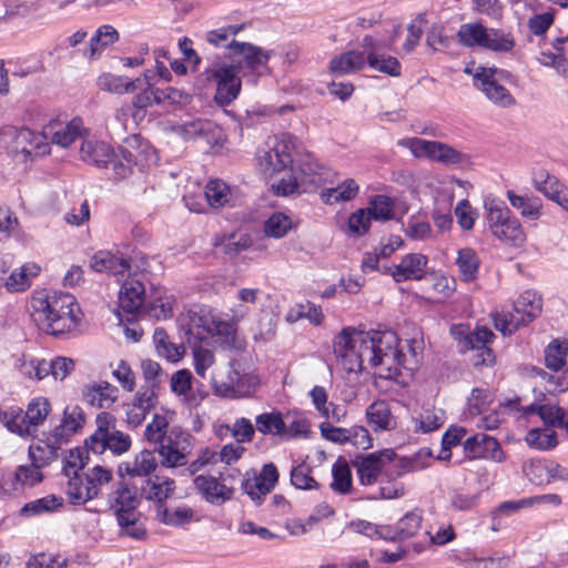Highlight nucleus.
I'll return each mask as SVG.
<instances>
[{
	"instance_id": "39",
	"label": "nucleus",
	"mask_w": 568,
	"mask_h": 568,
	"mask_svg": "<svg viewBox=\"0 0 568 568\" xmlns=\"http://www.w3.org/2000/svg\"><path fill=\"white\" fill-rule=\"evenodd\" d=\"M455 264L463 282L469 283L477 278L480 258L474 248L464 247L458 250Z\"/></svg>"
},
{
	"instance_id": "6",
	"label": "nucleus",
	"mask_w": 568,
	"mask_h": 568,
	"mask_svg": "<svg viewBox=\"0 0 568 568\" xmlns=\"http://www.w3.org/2000/svg\"><path fill=\"white\" fill-rule=\"evenodd\" d=\"M80 156L84 162L99 168L112 165L119 179L125 178L130 173L132 164L135 163L130 151L120 149L119 153H115L108 143L97 140H84L81 144Z\"/></svg>"
},
{
	"instance_id": "26",
	"label": "nucleus",
	"mask_w": 568,
	"mask_h": 568,
	"mask_svg": "<svg viewBox=\"0 0 568 568\" xmlns=\"http://www.w3.org/2000/svg\"><path fill=\"white\" fill-rule=\"evenodd\" d=\"M145 301L144 284L134 277L128 278L119 292V304L129 314L138 313Z\"/></svg>"
},
{
	"instance_id": "50",
	"label": "nucleus",
	"mask_w": 568,
	"mask_h": 568,
	"mask_svg": "<svg viewBox=\"0 0 568 568\" xmlns=\"http://www.w3.org/2000/svg\"><path fill=\"white\" fill-rule=\"evenodd\" d=\"M485 36L484 49L495 52H509L514 49L516 42L510 32L501 29L487 28Z\"/></svg>"
},
{
	"instance_id": "23",
	"label": "nucleus",
	"mask_w": 568,
	"mask_h": 568,
	"mask_svg": "<svg viewBox=\"0 0 568 568\" xmlns=\"http://www.w3.org/2000/svg\"><path fill=\"white\" fill-rule=\"evenodd\" d=\"M119 32L113 26L103 24L90 38L82 55L90 62L97 61L106 48L119 41Z\"/></svg>"
},
{
	"instance_id": "40",
	"label": "nucleus",
	"mask_w": 568,
	"mask_h": 568,
	"mask_svg": "<svg viewBox=\"0 0 568 568\" xmlns=\"http://www.w3.org/2000/svg\"><path fill=\"white\" fill-rule=\"evenodd\" d=\"M50 412L51 404L48 398L42 396L32 398L27 405V409L23 412L24 419H27L34 438L38 433V427L43 425Z\"/></svg>"
},
{
	"instance_id": "27",
	"label": "nucleus",
	"mask_w": 568,
	"mask_h": 568,
	"mask_svg": "<svg viewBox=\"0 0 568 568\" xmlns=\"http://www.w3.org/2000/svg\"><path fill=\"white\" fill-rule=\"evenodd\" d=\"M175 490V483L173 479L165 476H152L144 478L140 483V494L146 500L163 503Z\"/></svg>"
},
{
	"instance_id": "21",
	"label": "nucleus",
	"mask_w": 568,
	"mask_h": 568,
	"mask_svg": "<svg viewBox=\"0 0 568 568\" xmlns=\"http://www.w3.org/2000/svg\"><path fill=\"white\" fill-rule=\"evenodd\" d=\"M193 483L196 490L212 505L221 506L233 496V488L214 476L199 475L193 479Z\"/></svg>"
},
{
	"instance_id": "30",
	"label": "nucleus",
	"mask_w": 568,
	"mask_h": 568,
	"mask_svg": "<svg viewBox=\"0 0 568 568\" xmlns=\"http://www.w3.org/2000/svg\"><path fill=\"white\" fill-rule=\"evenodd\" d=\"M142 79L130 80L123 75H116L111 72H102L98 75L97 88L111 94H124L133 92L141 88Z\"/></svg>"
},
{
	"instance_id": "20",
	"label": "nucleus",
	"mask_w": 568,
	"mask_h": 568,
	"mask_svg": "<svg viewBox=\"0 0 568 568\" xmlns=\"http://www.w3.org/2000/svg\"><path fill=\"white\" fill-rule=\"evenodd\" d=\"M428 258L420 253L406 254L399 264L385 267L383 274H389L395 282L420 280L425 274Z\"/></svg>"
},
{
	"instance_id": "19",
	"label": "nucleus",
	"mask_w": 568,
	"mask_h": 568,
	"mask_svg": "<svg viewBox=\"0 0 568 568\" xmlns=\"http://www.w3.org/2000/svg\"><path fill=\"white\" fill-rule=\"evenodd\" d=\"M158 468V460L154 452L143 449L138 453L131 460L122 463L119 466V473L121 476L128 475L133 479V485L138 488V485L142 483L144 478L152 477L151 474Z\"/></svg>"
},
{
	"instance_id": "14",
	"label": "nucleus",
	"mask_w": 568,
	"mask_h": 568,
	"mask_svg": "<svg viewBox=\"0 0 568 568\" xmlns=\"http://www.w3.org/2000/svg\"><path fill=\"white\" fill-rule=\"evenodd\" d=\"M506 72L495 68L478 67L473 73L474 85L480 90L486 98L500 108H510L516 104L511 93L499 83Z\"/></svg>"
},
{
	"instance_id": "33",
	"label": "nucleus",
	"mask_w": 568,
	"mask_h": 568,
	"mask_svg": "<svg viewBox=\"0 0 568 568\" xmlns=\"http://www.w3.org/2000/svg\"><path fill=\"white\" fill-rule=\"evenodd\" d=\"M90 267L99 273L105 272L113 275H123L129 271L130 264L122 256H118L109 251H99L92 256Z\"/></svg>"
},
{
	"instance_id": "35",
	"label": "nucleus",
	"mask_w": 568,
	"mask_h": 568,
	"mask_svg": "<svg viewBox=\"0 0 568 568\" xmlns=\"http://www.w3.org/2000/svg\"><path fill=\"white\" fill-rule=\"evenodd\" d=\"M555 52L541 51L538 58L540 64L554 68L557 73L568 81V49L565 48V40L555 39L552 41Z\"/></svg>"
},
{
	"instance_id": "43",
	"label": "nucleus",
	"mask_w": 568,
	"mask_h": 568,
	"mask_svg": "<svg viewBox=\"0 0 568 568\" xmlns=\"http://www.w3.org/2000/svg\"><path fill=\"white\" fill-rule=\"evenodd\" d=\"M545 365L548 369L558 372L566 365L568 356V341L565 338L552 339L544 352Z\"/></svg>"
},
{
	"instance_id": "46",
	"label": "nucleus",
	"mask_w": 568,
	"mask_h": 568,
	"mask_svg": "<svg viewBox=\"0 0 568 568\" xmlns=\"http://www.w3.org/2000/svg\"><path fill=\"white\" fill-rule=\"evenodd\" d=\"M97 429L95 432L85 440L87 448H100L102 447V440L116 430L115 428V417L106 412H102L97 416L95 419Z\"/></svg>"
},
{
	"instance_id": "24",
	"label": "nucleus",
	"mask_w": 568,
	"mask_h": 568,
	"mask_svg": "<svg viewBox=\"0 0 568 568\" xmlns=\"http://www.w3.org/2000/svg\"><path fill=\"white\" fill-rule=\"evenodd\" d=\"M322 436L333 443L344 444L354 438V444L361 445L364 448L372 446L368 430L364 427H355L352 429L335 427L328 423L321 425Z\"/></svg>"
},
{
	"instance_id": "32",
	"label": "nucleus",
	"mask_w": 568,
	"mask_h": 568,
	"mask_svg": "<svg viewBox=\"0 0 568 568\" xmlns=\"http://www.w3.org/2000/svg\"><path fill=\"white\" fill-rule=\"evenodd\" d=\"M366 63V49L363 51L349 50L331 59L329 71L338 75L354 73L363 69Z\"/></svg>"
},
{
	"instance_id": "31",
	"label": "nucleus",
	"mask_w": 568,
	"mask_h": 568,
	"mask_svg": "<svg viewBox=\"0 0 568 568\" xmlns=\"http://www.w3.org/2000/svg\"><path fill=\"white\" fill-rule=\"evenodd\" d=\"M172 131L184 140L203 138L210 142L216 131V125L206 119H190L172 126Z\"/></svg>"
},
{
	"instance_id": "16",
	"label": "nucleus",
	"mask_w": 568,
	"mask_h": 568,
	"mask_svg": "<svg viewBox=\"0 0 568 568\" xmlns=\"http://www.w3.org/2000/svg\"><path fill=\"white\" fill-rule=\"evenodd\" d=\"M32 439L34 442L28 448V457L30 462L43 467L58 460L62 446L65 445L61 436L52 430L42 433L40 436L36 435Z\"/></svg>"
},
{
	"instance_id": "4",
	"label": "nucleus",
	"mask_w": 568,
	"mask_h": 568,
	"mask_svg": "<svg viewBox=\"0 0 568 568\" xmlns=\"http://www.w3.org/2000/svg\"><path fill=\"white\" fill-rule=\"evenodd\" d=\"M0 148L19 162H27L50 152L45 134L13 125L0 128Z\"/></svg>"
},
{
	"instance_id": "28",
	"label": "nucleus",
	"mask_w": 568,
	"mask_h": 568,
	"mask_svg": "<svg viewBox=\"0 0 568 568\" xmlns=\"http://www.w3.org/2000/svg\"><path fill=\"white\" fill-rule=\"evenodd\" d=\"M510 205L518 211L523 219L537 221L542 215V201L540 197L530 194H518L513 190L506 192Z\"/></svg>"
},
{
	"instance_id": "25",
	"label": "nucleus",
	"mask_w": 568,
	"mask_h": 568,
	"mask_svg": "<svg viewBox=\"0 0 568 568\" xmlns=\"http://www.w3.org/2000/svg\"><path fill=\"white\" fill-rule=\"evenodd\" d=\"M119 397V389L108 383L99 382L87 385L83 389V399L92 407L100 409L110 408Z\"/></svg>"
},
{
	"instance_id": "12",
	"label": "nucleus",
	"mask_w": 568,
	"mask_h": 568,
	"mask_svg": "<svg viewBox=\"0 0 568 568\" xmlns=\"http://www.w3.org/2000/svg\"><path fill=\"white\" fill-rule=\"evenodd\" d=\"M268 59V52L251 43L233 41L230 44L229 60L239 65V71L248 81L255 82L267 71Z\"/></svg>"
},
{
	"instance_id": "61",
	"label": "nucleus",
	"mask_w": 568,
	"mask_h": 568,
	"mask_svg": "<svg viewBox=\"0 0 568 568\" xmlns=\"http://www.w3.org/2000/svg\"><path fill=\"white\" fill-rule=\"evenodd\" d=\"M367 211L372 219L387 221L394 215V204L386 195H376L371 202Z\"/></svg>"
},
{
	"instance_id": "22",
	"label": "nucleus",
	"mask_w": 568,
	"mask_h": 568,
	"mask_svg": "<svg viewBox=\"0 0 568 568\" xmlns=\"http://www.w3.org/2000/svg\"><path fill=\"white\" fill-rule=\"evenodd\" d=\"M363 49H366L367 64L372 69L390 77L400 75L402 65L399 61L395 57L381 53L375 47L373 38L365 37L363 39Z\"/></svg>"
},
{
	"instance_id": "55",
	"label": "nucleus",
	"mask_w": 568,
	"mask_h": 568,
	"mask_svg": "<svg viewBox=\"0 0 568 568\" xmlns=\"http://www.w3.org/2000/svg\"><path fill=\"white\" fill-rule=\"evenodd\" d=\"M215 245L221 247L225 254L235 256L251 247L252 239L245 233H232L217 241Z\"/></svg>"
},
{
	"instance_id": "60",
	"label": "nucleus",
	"mask_w": 568,
	"mask_h": 568,
	"mask_svg": "<svg viewBox=\"0 0 568 568\" xmlns=\"http://www.w3.org/2000/svg\"><path fill=\"white\" fill-rule=\"evenodd\" d=\"M43 466L36 465V463H30V465H21L18 467L16 471V481L21 487H32L42 481L43 475L41 469Z\"/></svg>"
},
{
	"instance_id": "44",
	"label": "nucleus",
	"mask_w": 568,
	"mask_h": 568,
	"mask_svg": "<svg viewBox=\"0 0 568 568\" xmlns=\"http://www.w3.org/2000/svg\"><path fill=\"white\" fill-rule=\"evenodd\" d=\"M525 414H537L546 425L564 429L568 416L564 408L554 404L530 405L525 409Z\"/></svg>"
},
{
	"instance_id": "2",
	"label": "nucleus",
	"mask_w": 568,
	"mask_h": 568,
	"mask_svg": "<svg viewBox=\"0 0 568 568\" xmlns=\"http://www.w3.org/2000/svg\"><path fill=\"white\" fill-rule=\"evenodd\" d=\"M31 316L41 331L58 337L78 332L83 314L73 295L40 291L31 298Z\"/></svg>"
},
{
	"instance_id": "11",
	"label": "nucleus",
	"mask_w": 568,
	"mask_h": 568,
	"mask_svg": "<svg viewBox=\"0 0 568 568\" xmlns=\"http://www.w3.org/2000/svg\"><path fill=\"white\" fill-rule=\"evenodd\" d=\"M194 329H202L209 335L220 337L226 348L236 347V328L210 307L203 306L190 313L189 332L192 333Z\"/></svg>"
},
{
	"instance_id": "9",
	"label": "nucleus",
	"mask_w": 568,
	"mask_h": 568,
	"mask_svg": "<svg viewBox=\"0 0 568 568\" xmlns=\"http://www.w3.org/2000/svg\"><path fill=\"white\" fill-rule=\"evenodd\" d=\"M541 297L536 292L526 291L514 303L513 312H503L495 315V327L504 335L511 334L520 325L536 318L541 313Z\"/></svg>"
},
{
	"instance_id": "63",
	"label": "nucleus",
	"mask_w": 568,
	"mask_h": 568,
	"mask_svg": "<svg viewBox=\"0 0 568 568\" xmlns=\"http://www.w3.org/2000/svg\"><path fill=\"white\" fill-rule=\"evenodd\" d=\"M63 499L61 497H55L54 495H49L43 498L37 499L27 504L23 507V513L28 515H38L47 511H52L62 506Z\"/></svg>"
},
{
	"instance_id": "3",
	"label": "nucleus",
	"mask_w": 568,
	"mask_h": 568,
	"mask_svg": "<svg viewBox=\"0 0 568 568\" xmlns=\"http://www.w3.org/2000/svg\"><path fill=\"white\" fill-rule=\"evenodd\" d=\"M358 481L363 486L375 484L378 478H398L413 470V464L406 458H397L393 449L357 456L353 462Z\"/></svg>"
},
{
	"instance_id": "17",
	"label": "nucleus",
	"mask_w": 568,
	"mask_h": 568,
	"mask_svg": "<svg viewBox=\"0 0 568 568\" xmlns=\"http://www.w3.org/2000/svg\"><path fill=\"white\" fill-rule=\"evenodd\" d=\"M85 133L87 129L80 118H73L69 122H50L42 132L47 135V141L50 140L61 148H68L75 140L83 138Z\"/></svg>"
},
{
	"instance_id": "62",
	"label": "nucleus",
	"mask_w": 568,
	"mask_h": 568,
	"mask_svg": "<svg viewBox=\"0 0 568 568\" xmlns=\"http://www.w3.org/2000/svg\"><path fill=\"white\" fill-rule=\"evenodd\" d=\"M243 29V26H227L220 29L207 31L205 39L209 43L215 47H225L230 50V44L234 40H230L231 37L237 34Z\"/></svg>"
},
{
	"instance_id": "53",
	"label": "nucleus",
	"mask_w": 568,
	"mask_h": 568,
	"mask_svg": "<svg viewBox=\"0 0 568 568\" xmlns=\"http://www.w3.org/2000/svg\"><path fill=\"white\" fill-rule=\"evenodd\" d=\"M204 195L209 205L216 209L226 205L231 199L229 186L217 179L207 182Z\"/></svg>"
},
{
	"instance_id": "52",
	"label": "nucleus",
	"mask_w": 568,
	"mask_h": 568,
	"mask_svg": "<svg viewBox=\"0 0 568 568\" xmlns=\"http://www.w3.org/2000/svg\"><path fill=\"white\" fill-rule=\"evenodd\" d=\"M7 429L23 439L34 438L32 432L24 419L23 410L19 407H9L8 415L3 422Z\"/></svg>"
},
{
	"instance_id": "49",
	"label": "nucleus",
	"mask_w": 568,
	"mask_h": 568,
	"mask_svg": "<svg viewBox=\"0 0 568 568\" xmlns=\"http://www.w3.org/2000/svg\"><path fill=\"white\" fill-rule=\"evenodd\" d=\"M256 430L263 435H278L286 434V424L283 420L282 414L278 412L263 413L255 418Z\"/></svg>"
},
{
	"instance_id": "13",
	"label": "nucleus",
	"mask_w": 568,
	"mask_h": 568,
	"mask_svg": "<svg viewBox=\"0 0 568 568\" xmlns=\"http://www.w3.org/2000/svg\"><path fill=\"white\" fill-rule=\"evenodd\" d=\"M192 436L179 426H172L169 436L155 444L161 464L168 468L184 466L192 449Z\"/></svg>"
},
{
	"instance_id": "48",
	"label": "nucleus",
	"mask_w": 568,
	"mask_h": 568,
	"mask_svg": "<svg viewBox=\"0 0 568 568\" xmlns=\"http://www.w3.org/2000/svg\"><path fill=\"white\" fill-rule=\"evenodd\" d=\"M358 184L353 179H346L336 187L325 189L321 193L322 200L327 204L341 201H351L358 193Z\"/></svg>"
},
{
	"instance_id": "34",
	"label": "nucleus",
	"mask_w": 568,
	"mask_h": 568,
	"mask_svg": "<svg viewBox=\"0 0 568 568\" xmlns=\"http://www.w3.org/2000/svg\"><path fill=\"white\" fill-rule=\"evenodd\" d=\"M175 413L173 410L161 408L155 413L152 420L146 425L144 438L148 443L155 445L165 436H169L170 424L173 422Z\"/></svg>"
},
{
	"instance_id": "7",
	"label": "nucleus",
	"mask_w": 568,
	"mask_h": 568,
	"mask_svg": "<svg viewBox=\"0 0 568 568\" xmlns=\"http://www.w3.org/2000/svg\"><path fill=\"white\" fill-rule=\"evenodd\" d=\"M295 146L296 140L288 133L270 138L257 153V165L261 172L267 178L286 172L293 162L292 154Z\"/></svg>"
},
{
	"instance_id": "18",
	"label": "nucleus",
	"mask_w": 568,
	"mask_h": 568,
	"mask_svg": "<svg viewBox=\"0 0 568 568\" xmlns=\"http://www.w3.org/2000/svg\"><path fill=\"white\" fill-rule=\"evenodd\" d=\"M464 450L469 459L483 458L497 463L505 459V454L497 439L486 434H476L465 439Z\"/></svg>"
},
{
	"instance_id": "5",
	"label": "nucleus",
	"mask_w": 568,
	"mask_h": 568,
	"mask_svg": "<svg viewBox=\"0 0 568 568\" xmlns=\"http://www.w3.org/2000/svg\"><path fill=\"white\" fill-rule=\"evenodd\" d=\"M485 210L488 230L496 239L516 248L525 245L527 237L520 221L501 201L486 200Z\"/></svg>"
},
{
	"instance_id": "15",
	"label": "nucleus",
	"mask_w": 568,
	"mask_h": 568,
	"mask_svg": "<svg viewBox=\"0 0 568 568\" xmlns=\"http://www.w3.org/2000/svg\"><path fill=\"white\" fill-rule=\"evenodd\" d=\"M258 386L255 375L240 372L234 364L227 374L226 381H215L214 393L226 398H243L252 395Z\"/></svg>"
},
{
	"instance_id": "1",
	"label": "nucleus",
	"mask_w": 568,
	"mask_h": 568,
	"mask_svg": "<svg viewBox=\"0 0 568 568\" xmlns=\"http://www.w3.org/2000/svg\"><path fill=\"white\" fill-rule=\"evenodd\" d=\"M334 354L347 373H358L365 363L377 368L378 376L396 379L407 358L396 333L344 328L334 339Z\"/></svg>"
},
{
	"instance_id": "47",
	"label": "nucleus",
	"mask_w": 568,
	"mask_h": 568,
	"mask_svg": "<svg viewBox=\"0 0 568 568\" xmlns=\"http://www.w3.org/2000/svg\"><path fill=\"white\" fill-rule=\"evenodd\" d=\"M131 444V437L128 434L116 429L110 434L105 440H102V447L87 448V450L92 452L95 455H101L104 452L110 450L113 455L120 456L129 452Z\"/></svg>"
},
{
	"instance_id": "41",
	"label": "nucleus",
	"mask_w": 568,
	"mask_h": 568,
	"mask_svg": "<svg viewBox=\"0 0 568 568\" xmlns=\"http://www.w3.org/2000/svg\"><path fill=\"white\" fill-rule=\"evenodd\" d=\"M153 343L159 356L169 362L176 363L184 355V346L182 344L172 343L165 329L159 327L153 333Z\"/></svg>"
},
{
	"instance_id": "58",
	"label": "nucleus",
	"mask_w": 568,
	"mask_h": 568,
	"mask_svg": "<svg viewBox=\"0 0 568 568\" xmlns=\"http://www.w3.org/2000/svg\"><path fill=\"white\" fill-rule=\"evenodd\" d=\"M223 429L231 432L235 443L240 445L251 443L255 435V428L252 422L245 417L237 418L232 426L221 425L220 433H222Z\"/></svg>"
},
{
	"instance_id": "45",
	"label": "nucleus",
	"mask_w": 568,
	"mask_h": 568,
	"mask_svg": "<svg viewBox=\"0 0 568 568\" xmlns=\"http://www.w3.org/2000/svg\"><path fill=\"white\" fill-rule=\"evenodd\" d=\"M487 28L478 22L464 23L459 27L456 38L466 48L484 47Z\"/></svg>"
},
{
	"instance_id": "29",
	"label": "nucleus",
	"mask_w": 568,
	"mask_h": 568,
	"mask_svg": "<svg viewBox=\"0 0 568 568\" xmlns=\"http://www.w3.org/2000/svg\"><path fill=\"white\" fill-rule=\"evenodd\" d=\"M366 418L375 432L393 430L397 427V419L389 404L383 399L375 400L367 407Z\"/></svg>"
},
{
	"instance_id": "56",
	"label": "nucleus",
	"mask_w": 568,
	"mask_h": 568,
	"mask_svg": "<svg viewBox=\"0 0 568 568\" xmlns=\"http://www.w3.org/2000/svg\"><path fill=\"white\" fill-rule=\"evenodd\" d=\"M18 367L23 376L41 381L50 374L51 366L44 359L23 356Z\"/></svg>"
},
{
	"instance_id": "59",
	"label": "nucleus",
	"mask_w": 568,
	"mask_h": 568,
	"mask_svg": "<svg viewBox=\"0 0 568 568\" xmlns=\"http://www.w3.org/2000/svg\"><path fill=\"white\" fill-rule=\"evenodd\" d=\"M292 229V220L284 213H273L264 223V232L267 236L281 239Z\"/></svg>"
},
{
	"instance_id": "36",
	"label": "nucleus",
	"mask_w": 568,
	"mask_h": 568,
	"mask_svg": "<svg viewBox=\"0 0 568 568\" xmlns=\"http://www.w3.org/2000/svg\"><path fill=\"white\" fill-rule=\"evenodd\" d=\"M84 423L85 417L82 408L79 406H67L60 424L54 426L52 432L58 433L67 444L71 436L82 428Z\"/></svg>"
},
{
	"instance_id": "8",
	"label": "nucleus",
	"mask_w": 568,
	"mask_h": 568,
	"mask_svg": "<svg viewBox=\"0 0 568 568\" xmlns=\"http://www.w3.org/2000/svg\"><path fill=\"white\" fill-rule=\"evenodd\" d=\"M205 74L207 80L216 84L214 100L217 104L229 105L239 97L242 81L237 64L229 59L216 60L206 68Z\"/></svg>"
},
{
	"instance_id": "10",
	"label": "nucleus",
	"mask_w": 568,
	"mask_h": 568,
	"mask_svg": "<svg viewBox=\"0 0 568 568\" xmlns=\"http://www.w3.org/2000/svg\"><path fill=\"white\" fill-rule=\"evenodd\" d=\"M398 145L408 149L415 158H427L430 161L447 166L459 165L466 160V155L463 152L439 141L406 138L399 140Z\"/></svg>"
},
{
	"instance_id": "57",
	"label": "nucleus",
	"mask_w": 568,
	"mask_h": 568,
	"mask_svg": "<svg viewBox=\"0 0 568 568\" xmlns=\"http://www.w3.org/2000/svg\"><path fill=\"white\" fill-rule=\"evenodd\" d=\"M423 515L420 510H413L405 514L397 523L398 540L407 539L417 534L422 527Z\"/></svg>"
},
{
	"instance_id": "42",
	"label": "nucleus",
	"mask_w": 568,
	"mask_h": 568,
	"mask_svg": "<svg viewBox=\"0 0 568 568\" xmlns=\"http://www.w3.org/2000/svg\"><path fill=\"white\" fill-rule=\"evenodd\" d=\"M40 266L29 262L14 270L6 281L9 292H21L30 287L32 278L39 275Z\"/></svg>"
},
{
	"instance_id": "37",
	"label": "nucleus",
	"mask_w": 568,
	"mask_h": 568,
	"mask_svg": "<svg viewBox=\"0 0 568 568\" xmlns=\"http://www.w3.org/2000/svg\"><path fill=\"white\" fill-rule=\"evenodd\" d=\"M331 489L339 495L353 493V474L348 462L339 456L332 466Z\"/></svg>"
},
{
	"instance_id": "38",
	"label": "nucleus",
	"mask_w": 568,
	"mask_h": 568,
	"mask_svg": "<svg viewBox=\"0 0 568 568\" xmlns=\"http://www.w3.org/2000/svg\"><path fill=\"white\" fill-rule=\"evenodd\" d=\"M65 494L70 503L81 505L97 497L94 486H90L84 475L75 473L70 476L65 488Z\"/></svg>"
},
{
	"instance_id": "54",
	"label": "nucleus",
	"mask_w": 568,
	"mask_h": 568,
	"mask_svg": "<svg viewBox=\"0 0 568 568\" xmlns=\"http://www.w3.org/2000/svg\"><path fill=\"white\" fill-rule=\"evenodd\" d=\"M530 448L548 450L557 446V435L552 429L532 428L525 438Z\"/></svg>"
},
{
	"instance_id": "64",
	"label": "nucleus",
	"mask_w": 568,
	"mask_h": 568,
	"mask_svg": "<svg viewBox=\"0 0 568 568\" xmlns=\"http://www.w3.org/2000/svg\"><path fill=\"white\" fill-rule=\"evenodd\" d=\"M291 483L297 489H316L318 483L311 476L308 466L302 464L291 470Z\"/></svg>"
},
{
	"instance_id": "51",
	"label": "nucleus",
	"mask_w": 568,
	"mask_h": 568,
	"mask_svg": "<svg viewBox=\"0 0 568 568\" xmlns=\"http://www.w3.org/2000/svg\"><path fill=\"white\" fill-rule=\"evenodd\" d=\"M413 429L416 433H430L438 429L443 423V412L434 408L423 409L417 417L412 419Z\"/></svg>"
}]
</instances>
